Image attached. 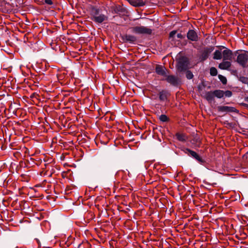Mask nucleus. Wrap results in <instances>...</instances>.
I'll return each mask as SVG.
<instances>
[{"instance_id": "obj_1", "label": "nucleus", "mask_w": 248, "mask_h": 248, "mask_svg": "<svg viewBox=\"0 0 248 248\" xmlns=\"http://www.w3.org/2000/svg\"><path fill=\"white\" fill-rule=\"evenodd\" d=\"M176 61V71L179 74H183V71L190 68V60L186 56H177Z\"/></svg>"}, {"instance_id": "obj_2", "label": "nucleus", "mask_w": 248, "mask_h": 248, "mask_svg": "<svg viewBox=\"0 0 248 248\" xmlns=\"http://www.w3.org/2000/svg\"><path fill=\"white\" fill-rule=\"evenodd\" d=\"M108 10L113 14H117L119 17H123L127 16L128 10L122 6L118 4L113 5L108 8Z\"/></svg>"}, {"instance_id": "obj_3", "label": "nucleus", "mask_w": 248, "mask_h": 248, "mask_svg": "<svg viewBox=\"0 0 248 248\" xmlns=\"http://www.w3.org/2000/svg\"><path fill=\"white\" fill-rule=\"evenodd\" d=\"M168 83H170L172 86L178 87L182 84V81L180 77L175 76L173 75H167V76L163 79Z\"/></svg>"}, {"instance_id": "obj_4", "label": "nucleus", "mask_w": 248, "mask_h": 248, "mask_svg": "<svg viewBox=\"0 0 248 248\" xmlns=\"http://www.w3.org/2000/svg\"><path fill=\"white\" fill-rule=\"evenodd\" d=\"M183 152L187 154L188 156H191L196 160H197L200 164H203L205 163V160H203L197 153L195 151L190 150L189 148H184L183 149Z\"/></svg>"}, {"instance_id": "obj_5", "label": "nucleus", "mask_w": 248, "mask_h": 248, "mask_svg": "<svg viewBox=\"0 0 248 248\" xmlns=\"http://www.w3.org/2000/svg\"><path fill=\"white\" fill-rule=\"evenodd\" d=\"M131 29L132 32L137 34H151L152 32L151 29L142 26L132 27Z\"/></svg>"}, {"instance_id": "obj_6", "label": "nucleus", "mask_w": 248, "mask_h": 248, "mask_svg": "<svg viewBox=\"0 0 248 248\" xmlns=\"http://www.w3.org/2000/svg\"><path fill=\"white\" fill-rule=\"evenodd\" d=\"M214 46H210L204 48L200 56V62H203L207 59L210 53L214 50Z\"/></svg>"}, {"instance_id": "obj_7", "label": "nucleus", "mask_w": 248, "mask_h": 248, "mask_svg": "<svg viewBox=\"0 0 248 248\" xmlns=\"http://www.w3.org/2000/svg\"><path fill=\"white\" fill-rule=\"evenodd\" d=\"M225 50L222 51V58L223 60L232 61L233 55L236 56L238 51H236L234 54L232 51L228 48H224Z\"/></svg>"}, {"instance_id": "obj_8", "label": "nucleus", "mask_w": 248, "mask_h": 248, "mask_svg": "<svg viewBox=\"0 0 248 248\" xmlns=\"http://www.w3.org/2000/svg\"><path fill=\"white\" fill-rule=\"evenodd\" d=\"M248 60V55L246 53L238 54L237 58V62L243 67L247 66Z\"/></svg>"}, {"instance_id": "obj_9", "label": "nucleus", "mask_w": 248, "mask_h": 248, "mask_svg": "<svg viewBox=\"0 0 248 248\" xmlns=\"http://www.w3.org/2000/svg\"><path fill=\"white\" fill-rule=\"evenodd\" d=\"M155 71L157 75L163 76L165 78H166L168 75L167 74L170 72L164 66L159 64L156 65Z\"/></svg>"}, {"instance_id": "obj_10", "label": "nucleus", "mask_w": 248, "mask_h": 248, "mask_svg": "<svg viewBox=\"0 0 248 248\" xmlns=\"http://www.w3.org/2000/svg\"><path fill=\"white\" fill-rule=\"evenodd\" d=\"M121 38L124 43H129L130 44H135L137 41V38L134 35L130 34H124L121 35Z\"/></svg>"}, {"instance_id": "obj_11", "label": "nucleus", "mask_w": 248, "mask_h": 248, "mask_svg": "<svg viewBox=\"0 0 248 248\" xmlns=\"http://www.w3.org/2000/svg\"><path fill=\"white\" fill-rule=\"evenodd\" d=\"M217 108L219 112H226V113H228V112H235L236 113H239V110L233 107L218 106Z\"/></svg>"}, {"instance_id": "obj_12", "label": "nucleus", "mask_w": 248, "mask_h": 248, "mask_svg": "<svg viewBox=\"0 0 248 248\" xmlns=\"http://www.w3.org/2000/svg\"><path fill=\"white\" fill-rule=\"evenodd\" d=\"M186 36L188 39L191 41L196 42L199 40V37L197 32L193 30H189Z\"/></svg>"}, {"instance_id": "obj_13", "label": "nucleus", "mask_w": 248, "mask_h": 248, "mask_svg": "<svg viewBox=\"0 0 248 248\" xmlns=\"http://www.w3.org/2000/svg\"><path fill=\"white\" fill-rule=\"evenodd\" d=\"M91 18L95 23H102L104 21L107 20L108 17L104 14H99L96 16H92Z\"/></svg>"}, {"instance_id": "obj_14", "label": "nucleus", "mask_w": 248, "mask_h": 248, "mask_svg": "<svg viewBox=\"0 0 248 248\" xmlns=\"http://www.w3.org/2000/svg\"><path fill=\"white\" fill-rule=\"evenodd\" d=\"M219 49L216 50L213 54V59L214 60H221L222 58V52L221 51L222 49L225 48L223 46H217Z\"/></svg>"}, {"instance_id": "obj_15", "label": "nucleus", "mask_w": 248, "mask_h": 248, "mask_svg": "<svg viewBox=\"0 0 248 248\" xmlns=\"http://www.w3.org/2000/svg\"><path fill=\"white\" fill-rule=\"evenodd\" d=\"M232 64L231 62L228 60H223L218 65V68L221 70H229V68L231 67Z\"/></svg>"}, {"instance_id": "obj_16", "label": "nucleus", "mask_w": 248, "mask_h": 248, "mask_svg": "<svg viewBox=\"0 0 248 248\" xmlns=\"http://www.w3.org/2000/svg\"><path fill=\"white\" fill-rule=\"evenodd\" d=\"M215 97L214 91L206 92L204 95L205 99L209 103L214 101Z\"/></svg>"}, {"instance_id": "obj_17", "label": "nucleus", "mask_w": 248, "mask_h": 248, "mask_svg": "<svg viewBox=\"0 0 248 248\" xmlns=\"http://www.w3.org/2000/svg\"><path fill=\"white\" fill-rule=\"evenodd\" d=\"M169 93L166 90H162L159 93V98L160 101H165L167 99Z\"/></svg>"}, {"instance_id": "obj_18", "label": "nucleus", "mask_w": 248, "mask_h": 248, "mask_svg": "<svg viewBox=\"0 0 248 248\" xmlns=\"http://www.w3.org/2000/svg\"><path fill=\"white\" fill-rule=\"evenodd\" d=\"M177 139L180 141L185 142L187 140L186 135L184 134H181L177 132L175 134Z\"/></svg>"}, {"instance_id": "obj_19", "label": "nucleus", "mask_w": 248, "mask_h": 248, "mask_svg": "<svg viewBox=\"0 0 248 248\" xmlns=\"http://www.w3.org/2000/svg\"><path fill=\"white\" fill-rule=\"evenodd\" d=\"M215 97L218 98H221L224 96V91L220 90H216L214 91Z\"/></svg>"}, {"instance_id": "obj_20", "label": "nucleus", "mask_w": 248, "mask_h": 248, "mask_svg": "<svg viewBox=\"0 0 248 248\" xmlns=\"http://www.w3.org/2000/svg\"><path fill=\"white\" fill-rule=\"evenodd\" d=\"M185 73L186 77L187 79H191L194 77V75L192 72L190 70H189V69H187V70L183 71V73Z\"/></svg>"}, {"instance_id": "obj_21", "label": "nucleus", "mask_w": 248, "mask_h": 248, "mask_svg": "<svg viewBox=\"0 0 248 248\" xmlns=\"http://www.w3.org/2000/svg\"><path fill=\"white\" fill-rule=\"evenodd\" d=\"M99 9L95 7H92L91 9V16H96L99 15Z\"/></svg>"}, {"instance_id": "obj_22", "label": "nucleus", "mask_w": 248, "mask_h": 248, "mask_svg": "<svg viewBox=\"0 0 248 248\" xmlns=\"http://www.w3.org/2000/svg\"><path fill=\"white\" fill-rule=\"evenodd\" d=\"M159 119L160 121L162 122H168L169 121L170 119L165 114H161L159 116Z\"/></svg>"}, {"instance_id": "obj_23", "label": "nucleus", "mask_w": 248, "mask_h": 248, "mask_svg": "<svg viewBox=\"0 0 248 248\" xmlns=\"http://www.w3.org/2000/svg\"><path fill=\"white\" fill-rule=\"evenodd\" d=\"M210 74L212 76H217V69L214 67H212L210 69Z\"/></svg>"}, {"instance_id": "obj_24", "label": "nucleus", "mask_w": 248, "mask_h": 248, "mask_svg": "<svg viewBox=\"0 0 248 248\" xmlns=\"http://www.w3.org/2000/svg\"><path fill=\"white\" fill-rule=\"evenodd\" d=\"M218 78L223 84L225 85L227 84V80L225 77L221 75H218Z\"/></svg>"}, {"instance_id": "obj_25", "label": "nucleus", "mask_w": 248, "mask_h": 248, "mask_svg": "<svg viewBox=\"0 0 248 248\" xmlns=\"http://www.w3.org/2000/svg\"><path fill=\"white\" fill-rule=\"evenodd\" d=\"M239 80L242 82L243 83L248 84V78L243 76H241L239 78Z\"/></svg>"}, {"instance_id": "obj_26", "label": "nucleus", "mask_w": 248, "mask_h": 248, "mask_svg": "<svg viewBox=\"0 0 248 248\" xmlns=\"http://www.w3.org/2000/svg\"><path fill=\"white\" fill-rule=\"evenodd\" d=\"M224 95L226 97H230L232 96V92L231 91L227 90L226 91H224Z\"/></svg>"}, {"instance_id": "obj_27", "label": "nucleus", "mask_w": 248, "mask_h": 248, "mask_svg": "<svg viewBox=\"0 0 248 248\" xmlns=\"http://www.w3.org/2000/svg\"><path fill=\"white\" fill-rule=\"evenodd\" d=\"M176 33V31H170V34H169V37H170V38H173V37L175 35Z\"/></svg>"}, {"instance_id": "obj_28", "label": "nucleus", "mask_w": 248, "mask_h": 248, "mask_svg": "<svg viewBox=\"0 0 248 248\" xmlns=\"http://www.w3.org/2000/svg\"><path fill=\"white\" fill-rule=\"evenodd\" d=\"M45 2L46 3L48 4V5H52L53 2L52 0H45Z\"/></svg>"}, {"instance_id": "obj_29", "label": "nucleus", "mask_w": 248, "mask_h": 248, "mask_svg": "<svg viewBox=\"0 0 248 248\" xmlns=\"http://www.w3.org/2000/svg\"><path fill=\"white\" fill-rule=\"evenodd\" d=\"M177 38H180V39H183L185 38V36L184 35L182 34L181 33H178L177 34Z\"/></svg>"}, {"instance_id": "obj_30", "label": "nucleus", "mask_w": 248, "mask_h": 248, "mask_svg": "<svg viewBox=\"0 0 248 248\" xmlns=\"http://www.w3.org/2000/svg\"><path fill=\"white\" fill-rule=\"evenodd\" d=\"M240 105L243 107L248 108V104L245 103H241L240 104Z\"/></svg>"}, {"instance_id": "obj_31", "label": "nucleus", "mask_w": 248, "mask_h": 248, "mask_svg": "<svg viewBox=\"0 0 248 248\" xmlns=\"http://www.w3.org/2000/svg\"><path fill=\"white\" fill-rule=\"evenodd\" d=\"M232 74L234 75H235L237 74V71L235 70H232Z\"/></svg>"}, {"instance_id": "obj_32", "label": "nucleus", "mask_w": 248, "mask_h": 248, "mask_svg": "<svg viewBox=\"0 0 248 248\" xmlns=\"http://www.w3.org/2000/svg\"><path fill=\"white\" fill-rule=\"evenodd\" d=\"M244 100L247 102H248V96L245 97L244 98Z\"/></svg>"}, {"instance_id": "obj_33", "label": "nucleus", "mask_w": 248, "mask_h": 248, "mask_svg": "<svg viewBox=\"0 0 248 248\" xmlns=\"http://www.w3.org/2000/svg\"><path fill=\"white\" fill-rule=\"evenodd\" d=\"M35 240H36V242H37L38 244L40 243V241H39V239H38L36 238V239H35Z\"/></svg>"}, {"instance_id": "obj_34", "label": "nucleus", "mask_w": 248, "mask_h": 248, "mask_svg": "<svg viewBox=\"0 0 248 248\" xmlns=\"http://www.w3.org/2000/svg\"><path fill=\"white\" fill-rule=\"evenodd\" d=\"M81 246V244H79L78 246V248H79L80 247V246Z\"/></svg>"}, {"instance_id": "obj_35", "label": "nucleus", "mask_w": 248, "mask_h": 248, "mask_svg": "<svg viewBox=\"0 0 248 248\" xmlns=\"http://www.w3.org/2000/svg\"><path fill=\"white\" fill-rule=\"evenodd\" d=\"M34 95H35V93H33L31 95V98L33 97Z\"/></svg>"}, {"instance_id": "obj_36", "label": "nucleus", "mask_w": 248, "mask_h": 248, "mask_svg": "<svg viewBox=\"0 0 248 248\" xmlns=\"http://www.w3.org/2000/svg\"><path fill=\"white\" fill-rule=\"evenodd\" d=\"M198 88H199V89H201L200 86H199Z\"/></svg>"}, {"instance_id": "obj_37", "label": "nucleus", "mask_w": 248, "mask_h": 248, "mask_svg": "<svg viewBox=\"0 0 248 248\" xmlns=\"http://www.w3.org/2000/svg\"><path fill=\"white\" fill-rule=\"evenodd\" d=\"M247 154H248V152L247 153Z\"/></svg>"}]
</instances>
